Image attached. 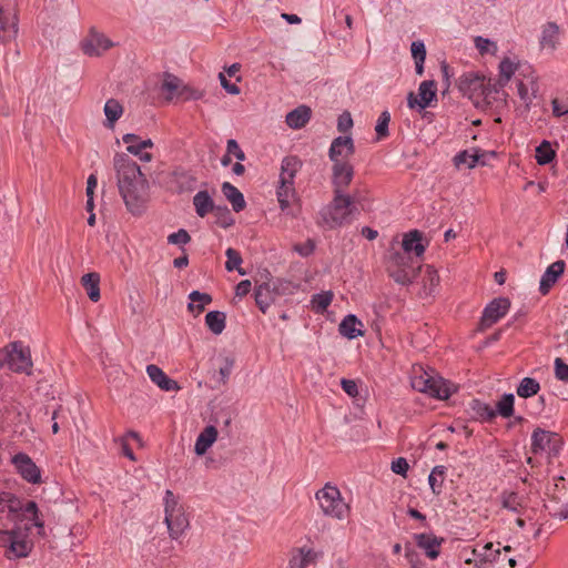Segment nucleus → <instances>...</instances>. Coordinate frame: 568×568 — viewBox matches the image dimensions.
<instances>
[{
	"instance_id": "obj_43",
	"label": "nucleus",
	"mask_w": 568,
	"mask_h": 568,
	"mask_svg": "<svg viewBox=\"0 0 568 568\" xmlns=\"http://www.w3.org/2000/svg\"><path fill=\"white\" fill-rule=\"evenodd\" d=\"M446 468L444 466H436L433 468L428 481L434 494L438 495L444 481Z\"/></svg>"
},
{
	"instance_id": "obj_17",
	"label": "nucleus",
	"mask_w": 568,
	"mask_h": 568,
	"mask_svg": "<svg viewBox=\"0 0 568 568\" xmlns=\"http://www.w3.org/2000/svg\"><path fill=\"white\" fill-rule=\"evenodd\" d=\"M146 374L150 379L162 390L178 392L181 389L179 383L170 378L161 367L154 364L146 366Z\"/></svg>"
},
{
	"instance_id": "obj_31",
	"label": "nucleus",
	"mask_w": 568,
	"mask_h": 568,
	"mask_svg": "<svg viewBox=\"0 0 568 568\" xmlns=\"http://www.w3.org/2000/svg\"><path fill=\"white\" fill-rule=\"evenodd\" d=\"M189 298L191 302L187 305V310L195 316L200 315L205 306L212 303V296L210 294L199 291L191 292Z\"/></svg>"
},
{
	"instance_id": "obj_16",
	"label": "nucleus",
	"mask_w": 568,
	"mask_h": 568,
	"mask_svg": "<svg viewBox=\"0 0 568 568\" xmlns=\"http://www.w3.org/2000/svg\"><path fill=\"white\" fill-rule=\"evenodd\" d=\"M554 444V448H560L562 445L561 439L556 433L547 432L541 428L534 430L531 436V452L538 454Z\"/></svg>"
},
{
	"instance_id": "obj_11",
	"label": "nucleus",
	"mask_w": 568,
	"mask_h": 568,
	"mask_svg": "<svg viewBox=\"0 0 568 568\" xmlns=\"http://www.w3.org/2000/svg\"><path fill=\"white\" fill-rule=\"evenodd\" d=\"M510 308V300L508 297L494 298L484 310L478 324V331L485 332L503 318Z\"/></svg>"
},
{
	"instance_id": "obj_36",
	"label": "nucleus",
	"mask_w": 568,
	"mask_h": 568,
	"mask_svg": "<svg viewBox=\"0 0 568 568\" xmlns=\"http://www.w3.org/2000/svg\"><path fill=\"white\" fill-rule=\"evenodd\" d=\"M517 68L518 63L514 62L509 58L503 59L499 64V79L496 85L504 88L509 82Z\"/></svg>"
},
{
	"instance_id": "obj_40",
	"label": "nucleus",
	"mask_w": 568,
	"mask_h": 568,
	"mask_svg": "<svg viewBox=\"0 0 568 568\" xmlns=\"http://www.w3.org/2000/svg\"><path fill=\"white\" fill-rule=\"evenodd\" d=\"M556 155V152L552 150L550 143L548 141H542L540 145L536 148V161L539 165H546L550 163Z\"/></svg>"
},
{
	"instance_id": "obj_54",
	"label": "nucleus",
	"mask_w": 568,
	"mask_h": 568,
	"mask_svg": "<svg viewBox=\"0 0 568 568\" xmlns=\"http://www.w3.org/2000/svg\"><path fill=\"white\" fill-rule=\"evenodd\" d=\"M555 376L561 382H568V365L559 357L555 359Z\"/></svg>"
},
{
	"instance_id": "obj_41",
	"label": "nucleus",
	"mask_w": 568,
	"mask_h": 568,
	"mask_svg": "<svg viewBox=\"0 0 568 568\" xmlns=\"http://www.w3.org/2000/svg\"><path fill=\"white\" fill-rule=\"evenodd\" d=\"M471 410L475 416L484 420H491L496 417V410H494L488 404L483 403L478 399H474L470 404Z\"/></svg>"
},
{
	"instance_id": "obj_27",
	"label": "nucleus",
	"mask_w": 568,
	"mask_h": 568,
	"mask_svg": "<svg viewBox=\"0 0 568 568\" xmlns=\"http://www.w3.org/2000/svg\"><path fill=\"white\" fill-rule=\"evenodd\" d=\"M105 115L104 126L113 130L116 121L123 115L124 108L116 99H109L103 108Z\"/></svg>"
},
{
	"instance_id": "obj_23",
	"label": "nucleus",
	"mask_w": 568,
	"mask_h": 568,
	"mask_svg": "<svg viewBox=\"0 0 568 568\" xmlns=\"http://www.w3.org/2000/svg\"><path fill=\"white\" fill-rule=\"evenodd\" d=\"M312 116V110L307 105H300L286 114V124L294 130L304 128Z\"/></svg>"
},
{
	"instance_id": "obj_58",
	"label": "nucleus",
	"mask_w": 568,
	"mask_h": 568,
	"mask_svg": "<svg viewBox=\"0 0 568 568\" xmlns=\"http://www.w3.org/2000/svg\"><path fill=\"white\" fill-rule=\"evenodd\" d=\"M341 385L343 390L351 397H356L358 395V387L355 381L343 378Z\"/></svg>"
},
{
	"instance_id": "obj_21",
	"label": "nucleus",
	"mask_w": 568,
	"mask_h": 568,
	"mask_svg": "<svg viewBox=\"0 0 568 568\" xmlns=\"http://www.w3.org/2000/svg\"><path fill=\"white\" fill-rule=\"evenodd\" d=\"M170 187L176 193L191 192L196 187V179L190 172L174 171L170 180Z\"/></svg>"
},
{
	"instance_id": "obj_9",
	"label": "nucleus",
	"mask_w": 568,
	"mask_h": 568,
	"mask_svg": "<svg viewBox=\"0 0 568 568\" xmlns=\"http://www.w3.org/2000/svg\"><path fill=\"white\" fill-rule=\"evenodd\" d=\"M334 186V199L329 206V222L331 227L342 225L348 219V216L353 213V197L344 194V191L348 185H337Z\"/></svg>"
},
{
	"instance_id": "obj_63",
	"label": "nucleus",
	"mask_w": 568,
	"mask_h": 568,
	"mask_svg": "<svg viewBox=\"0 0 568 568\" xmlns=\"http://www.w3.org/2000/svg\"><path fill=\"white\" fill-rule=\"evenodd\" d=\"M219 80H220V83H221L222 88L226 92H229L231 94H239L240 93V88L236 84L230 83L223 72H221L219 74Z\"/></svg>"
},
{
	"instance_id": "obj_56",
	"label": "nucleus",
	"mask_w": 568,
	"mask_h": 568,
	"mask_svg": "<svg viewBox=\"0 0 568 568\" xmlns=\"http://www.w3.org/2000/svg\"><path fill=\"white\" fill-rule=\"evenodd\" d=\"M353 126V119L349 112L345 111L343 112L337 120V129L339 132H347Z\"/></svg>"
},
{
	"instance_id": "obj_34",
	"label": "nucleus",
	"mask_w": 568,
	"mask_h": 568,
	"mask_svg": "<svg viewBox=\"0 0 568 568\" xmlns=\"http://www.w3.org/2000/svg\"><path fill=\"white\" fill-rule=\"evenodd\" d=\"M459 90L469 97L477 90H484V79L474 74H465L460 77L458 83Z\"/></svg>"
},
{
	"instance_id": "obj_61",
	"label": "nucleus",
	"mask_w": 568,
	"mask_h": 568,
	"mask_svg": "<svg viewBox=\"0 0 568 568\" xmlns=\"http://www.w3.org/2000/svg\"><path fill=\"white\" fill-rule=\"evenodd\" d=\"M408 463L405 458L399 457L392 463V470L395 474L405 476L408 470Z\"/></svg>"
},
{
	"instance_id": "obj_3",
	"label": "nucleus",
	"mask_w": 568,
	"mask_h": 568,
	"mask_svg": "<svg viewBox=\"0 0 568 568\" xmlns=\"http://www.w3.org/2000/svg\"><path fill=\"white\" fill-rule=\"evenodd\" d=\"M412 387L420 393L428 394L438 399H447L456 388L433 371H426L423 366L413 367Z\"/></svg>"
},
{
	"instance_id": "obj_15",
	"label": "nucleus",
	"mask_w": 568,
	"mask_h": 568,
	"mask_svg": "<svg viewBox=\"0 0 568 568\" xmlns=\"http://www.w3.org/2000/svg\"><path fill=\"white\" fill-rule=\"evenodd\" d=\"M22 501L10 493H2L0 495V515L7 514V519L16 523L21 516ZM0 526L8 527V524L2 521L0 516Z\"/></svg>"
},
{
	"instance_id": "obj_18",
	"label": "nucleus",
	"mask_w": 568,
	"mask_h": 568,
	"mask_svg": "<svg viewBox=\"0 0 568 568\" xmlns=\"http://www.w3.org/2000/svg\"><path fill=\"white\" fill-rule=\"evenodd\" d=\"M568 493L565 490H558L554 494L548 504L545 507L554 518L567 519L568 518Z\"/></svg>"
},
{
	"instance_id": "obj_62",
	"label": "nucleus",
	"mask_w": 568,
	"mask_h": 568,
	"mask_svg": "<svg viewBox=\"0 0 568 568\" xmlns=\"http://www.w3.org/2000/svg\"><path fill=\"white\" fill-rule=\"evenodd\" d=\"M227 153L233 154L239 161H243L245 159L244 152L241 150L237 142L233 139L227 141Z\"/></svg>"
},
{
	"instance_id": "obj_60",
	"label": "nucleus",
	"mask_w": 568,
	"mask_h": 568,
	"mask_svg": "<svg viewBox=\"0 0 568 568\" xmlns=\"http://www.w3.org/2000/svg\"><path fill=\"white\" fill-rule=\"evenodd\" d=\"M2 528H4V527L0 526V546L9 548L17 530H14V529L8 530V529H2Z\"/></svg>"
},
{
	"instance_id": "obj_42",
	"label": "nucleus",
	"mask_w": 568,
	"mask_h": 568,
	"mask_svg": "<svg viewBox=\"0 0 568 568\" xmlns=\"http://www.w3.org/2000/svg\"><path fill=\"white\" fill-rule=\"evenodd\" d=\"M226 254V257H227V261L225 263V268L231 272L233 270H236L239 272V274L241 275H245V271L243 268H241V263H242V257L240 255V253L232 248V247H229L225 252Z\"/></svg>"
},
{
	"instance_id": "obj_14",
	"label": "nucleus",
	"mask_w": 568,
	"mask_h": 568,
	"mask_svg": "<svg viewBox=\"0 0 568 568\" xmlns=\"http://www.w3.org/2000/svg\"><path fill=\"white\" fill-rule=\"evenodd\" d=\"M418 91L419 99H417L414 92H409L407 95V104L410 109H415L416 106L425 109L436 98V85L432 80L423 81Z\"/></svg>"
},
{
	"instance_id": "obj_32",
	"label": "nucleus",
	"mask_w": 568,
	"mask_h": 568,
	"mask_svg": "<svg viewBox=\"0 0 568 568\" xmlns=\"http://www.w3.org/2000/svg\"><path fill=\"white\" fill-rule=\"evenodd\" d=\"M193 204L199 216L204 217L209 212H214L216 206L206 191H200L193 197Z\"/></svg>"
},
{
	"instance_id": "obj_35",
	"label": "nucleus",
	"mask_w": 568,
	"mask_h": 568,
	"mask_svg": "<svg viewBox=\"0 0 568 568\" xmlns=\"http://www.w3.org/2000/svg\"><path fill=\"white\" fill-rule=\"evenodd\" d=\"M225 320V314L220 311H211L205 315V324L215 335H220L224 331Z\"/></svg>"
},
{
	"instance_id": "obj_45",
	"label": "nucleus",
	"mask_w": 568,
	"mask_h": 568,
	"mask_svg": "<svg viewBox=\"0 0 568 568\" xmlns=\"http://www.w3.org/2000/svg\"><path fill=\"white\" fill-rule=\"evenodd\" d=\"M497 412L505 418L513 416L514 414V395L505 394L503 398L497 403Z\"/></svg>"
},
{
	"instance_id": "obj_48",
	"label": "nucleus",
	"mask_w": 568,
	"mask_h": 568,
	"mask_svg": "<svg viewBox=\"0 0 568 568\" xmlns=\"http://www.w3.org/2000/svg\"><path fill=\"white\" fill-rule=\"evenodd\" d=\"M214 214L216 216V223L221 226V227H229L231 225H233L234 223V219L232 217L229 209L226 206H216V209L214 210Z\"/></svg>"
},
{
	"instance_id": "obj_44",
	"label": "nucleus",
	"mask_w": 568,
	"mask_h": 568,
	"mask_svg": "<svg viewBox=\"0 0 568 568\" xmlns=\"http://www.w3.org/2000/svg\"><path fill=\"white\" fill-rule=\"evenodd\" d=\"M21 511L31 514L32 515L31 519L33 520L34 526L39 529V535H44V523L38 516L39 510H38L37 504L32 500H29L26 504L22 503Z\"/></svg>"
},
{
	"instance_id": "obj_46",
	"label": "nucleus",
	"mask_w": 568,
	"mask_h": 568,
	"mask_svg": "<svg viewBox=\"0 0 568 568\" xmlns=\"http://www.w3.org/2000/svg\"><path fill=\"white\" fill-rule=\"evenodd\" d=\"M162 89L170 93V99H172L173 95H179V92L181 91V80L172 74H165Z\"/></svg>"
},
{
	"instance_id": "obj_37",
	"label": "nucleus",
	"mask_w": 568,
	"mask_h": 568,
	"mask_svg": "<svg viewBox=\"0 0 568 568\" xmlns=\"http://www.w3.org/2000/svg\"><path fill=\"white\" fill-rule=\"evenodd\" d=\"M410 51L415 60L416 73L422 75L424 72V62L426 59L425 44L422 41H414L412 43Z\"/></svg>"
},
{
	"instance_id": "obj_38",
	"label": "nucleus",
	"mask_w": 568,
	"mask_h": 568,
	"mask_svg": "<svg viewBox=\"0 0 568 568\" xmlns=\"http://www.w3.org/2000/svg\"><path fill=\"white\" fill-rule=\"evenodd\" d=\"M539 389L540 385L536 379L525 377L517 387V395L523 398H528L536 395Z\"/></svg>"
},
{
	"instance_id": "obj_20",
	"label": "nucleus",
	"mask_w": 568,
	"mask_h": 568,
	"mask_svg": "<svg viewBox=\"0 0 568 568\" xmlns=\"http://www.w3.org/2000/svg\"><path fill=\"white\" fill-rule=\"evenodd\" d=\"M423 234L418 230L409 231L408 233L404 234L402 246L403 252L405 254L410 255L413 252L415 254V258H419L425 253V245L422 243Z\"/></svg>"
},
{
	"instance_id": "obj_59",
	"label": "nucleus",
	"mask_w": 568,
	"mask_h": 568,
	"mask_svg": "<svg viewBox=\"0 0 568 568\" xmlns=\"http://www.w3.org/2000/svg\"><path fill=\"white\" fill-rule=\"evenodd\" d=\"M179 95L183 97L184 100H199L203 97V93L200 90L183 87L179 92Z\"/></svg>"
},
{
	"instance_id": "obj_64",
	"label": "nucleus",
	"mask_w": 568,
	"mask_h": 568,
	"mask_svg": "<svg viewBox=\"0 0 568 568\" xmlns=\"http://www.w3.org/2000/svg\"><path fill=\"white\" fill-rule=\"evenodd\" d=\"M551 105L555 116H561L568 113V103H561L558 99H554Z\"/></svg>"
},
{
	"instance_id": "obj_8",
	"label": "nucleus",
	"mask_w": 568,
	"mask_h": 568,
	"mask_svg": "<svg viewBox=\"0 0 568 568\" xmlns=\"http://www.w3.org/2000/svg\"><path fill=\"white\" fill-rule=\"evenodd\" d=\"M165 524L172 538H178L189 526L183 507L171 490L165 493Z\"/></svg>"
},
{
	"instance_id": "obj_25",
	"label": "nucleus",
	"mask_w": 568,
	"mask_h": 568,
	"mask_svg": "<svg viewBox=\"0 0 568 568\" xmlns=\"http://www.w3.org/2000/svg\"><path fill=\"white\" fill-rule=\"evenodd\" d=\"M417 546L422 548L427 557L436 559L439 555V547L443 539H438L432 534H418L415 536Z\"/></svg>"
},
{
	"instance_id": "obj_22",
	"label": "nucleus",
	"mask_w": 568,
	"mask_h": 568,
	"mask_svg": "<svg viewBox=\"0 0 568 568\" xmlns=\"http://www.w3.org/2000/svg\"><path fill=\"white\" fill-rule=\"evenodd\" d=\"M485 155V152H483L480 149L475 148L473 149V152H469L468 150H464L458 152L453 158L454 166L459 170L462 165H466L468 169H474L477 164L485 165V161H481V158Z\"/></svg>"
},
{
	"instance_id": "obj_50",
	"label": "nucleus",
	"mask_w": 568,
	"mask_h": 568,
	"mask_svg": "<svg viewBox=\"0 0 568 568\" xmlns=\"http://www.w3.org/2000/svg\"><path fill=\"white\" fill-rule=\"evenodd\" d=\"M389 121H390L389 113L387 111L382 112V114L377 121L376 128H375L378 139H382V138H385L388 135Z\"/></svg>"
},
{
	"instance_id": "obj_33",
	"label": "nucleus",
	"mask_w": 568,
	"mask_h": 568,
	"mask_svg": "<svg viewBox=\"0 0 568 568\" xmlns=\"http://www.w3.org/2000/svg\"><path fill=\"white\" fill-rule=\"evenodd\" d=\"M32 544L27 539H21L19 532L17 531L7 552V557H27L31 551Z\"/></svg>"
},
{
	"instance_id": "obj_4",
	"label": "nucleus",
	"mask_w": 568,
	"mask_h": 568,
	"mask_svg": "<svg viewBox=\"0 0 568 568\" xmlns=\"http://www.w3.org/2000/svg\"><path fill=\"white\" fill-rule=\"evenodd\" d=\"M420 270L422 260L400 252L393 253L386 263L388 276L400 285L412 284Z\"/></svg>"
},
{
	"instance_id": "obj_12",
	"label": "nucleus",
	"mask_w": 568,
	"mask_h": 568,
	"mask_svg": "<svg viewBox=\"0 0 568 568\" xmlns=\"http://www.w3.org/2000/svg\"><path fill=\"white\" fill-rule=\"evenodd\" d=\"M114 43L103 33L91 28L87 37L81 41V49L88 57H101L111 49Z\"/></svg>"
},
{
	"instance_id": "obj_19",
	"label": "nucleus",
	"mask_w": 568,
	"mask_h": 568,
	"mask_svg": "<svg viewBox=\"0 0 568 568\" xmlns=\"http://www.w3.org/2000/svg\"><path fill=\"white\" fill-rule=\"evenodd\" d=\"M565 271V262L562 260L554 262L551 265H549L544 273L539 291L542 295H546L549 293L550 288L555 285V283L558 281V278L564 274Z\"/></svg>"
},
{
	"instance_id": "obj_6",
	"label": "nucleus",
	"mask_w": 568,
	"mask_h": 568,
	"mask_svg": "<svg viewBox=\"0 0 568 568\" xmlns=\"http://www.w3.org/2000/svg\"><path fill=\"white\" fill-rule=\"evenodd\" d=\"M3 366L14 373L31 375L33 363L30 348L19 341L9 343L0 349V367Z\"/></svg>"
},
{
	"instance_id": "obj_2",
	"label": "nucleus",
	"mask_w": 568,
	"mask_h": 568,
	"mask_svg": "<svg viewBox=\"0 0 568 568\" xmlns=\"http://www.w3.org/2000/svg\"><path fill=\"white\" fill-rule=\"evenodd\" d=\"M355 153V144L351 136L335 138L328 150V158L333 162L332 183L349 185L354 176V168L349 160Z\"/></svg>"
},
{
	"instance_id": "obj_30",
	"label": "nucleus",
	"mask_w": 568,
	"mask_h": 568,
	"mask_svg": "<svg viewBox=\"0 0 568 568\" xmlns=\"http://www.w3.org/2000/svg\"><path fill=\"white\" fill-rule=\"evenodd\" d=\"M357 325L363 326L355 315H347L339 324V333L348 339L363 336L364 332Z\"/></svg>"
},
{
	"instance_id": "obj_53",
	"label": "nucleus",
	"mask_w": 568,
	"mask_h": 568,
	"mask_svg": "<svg viewBox=\"0 0 568 568\" xmlns=\"http://www.w3.org/2000/svg\"><path fill=\"white\" fill-rule=\"evenodd\" d=\"M332 298L333 294L331 292H325L322 294L314 295L313 303L318 311H325L327 306L331 304Z\"/></svg>"
},
{
	"instance_id": "obj_28",
	"label": "nucleus",
	"mask_w": 568,
	"mask_h": 568,
	"mask_svg": "<svg viewBox=\"0 0 568 568\" xmlns=\"http://www.w3.org/2000/svg\"><path fill=\"white\" fill-rule=\"evenodd\" d=\"M81 285L85 290L88 297L92 302H98L100 295V274L95 272L87 273L81 277Z\"/></svg>"
},
{
	"instance_id": "obj_55",
	"label": "nucleus",
	"mask_w": 568,
	"mask_h": 568,
	"mask_svg": "<svg viewBox=\"0 0 568 568\" xmlns=\"http://www.w3.org/2000/svg\"><path fill=\"white\" fill-rule=\"evenodd\" d=\"M293 250L297 252L301 256H308L315 250V243L313 240H307L304 243H297L293 246Z\"/></svg>"
},
{
	"instance_id": "obj_5",
	"label": "nucleus",
	"mask_w": 568,
	"mask_h": 568,
	"mask_svg": "<svg viewBox=\"0 0 568 568\" xmlns=\"http://www.w3.org/2000/svg\"><path fill=\"white\" fill-rule=\"evenodd\" d=\"M301 168L302 162L296 156H286L282 161L280 186L277 189V200L282 211H286L296 200L294 178Z\"/></svg>"
},
{
	"instance_id": "obj_51",
	"label": "nucleus",
	"mask_w": 568,
	"mask_h": 568,
	"mask_svg": "<svg viewBox=\"0 0 568 568\" xmlns=\"http://www.w3.org/2000/svg\"><path fill=\"white\" fill-rule=\"evenodd\" d=\"M123 142L128 144L126 150L129 153L135 155L140 154V138L133 133L124 134L122 138Z\"/></svg>"
},
{
	"instance_id": "obj_10",
	"label": "nucleus",
	"mask_w": 568,
	"mask_h": 568,
	"mask_svg": "<svg viewBox=\"0 0 568 568\" xmlns=\"http://www.w3.org/2000/svg\"><path fill=\"white\" fill-rule=\"evenodd\" d=\"M18 33V17L13 0H0V43L16 38Z\"/></svg>"
},
{
	"instance_id": "obj_1",
	"label": "nucleus",
	"mask_w": 568,
	"mask_h": 568,
	"mask_svg": "<svg viewBox=\"0 0 568 568\" xmlns=\"http://www.w3.org/2000/svg\"><path fill=\"white\" fill-rule=\"evenodd\" d=\"M113 168L126 210L135 216L143 214L150 200V184L140 166L128 154L116 153Z\"/></svg>"
},
{
	"instance_id": "obj_26",
	"label": "nucleus",
	"mask_w": 568,
	"mask_h": 568,
	"mask_svg": "<svg viewBox=\"0 0 568 568\" xmlns=\"http://www.w3.org/2000/svg\"><path fill=\"white\" fill-rule=\"evenodd\" d=\"M277 292L263 283L255 290V303L262 313H266L268 307L275 302Z\"/></svg>"
},
{
	"instance_id": "obj_29",
	"label": "nucleus",
	"mask_w": 568,
	"mask_h": 568,
	"mask_svg": "<svg viewBox=\"0 0 568 568\" xmlns=\"http://www.w3.org/2000/svg\"><path fill=\"white\" fill-rule=\"evenodd\" d=\"M222 192L227 201L232 204L235 212H241L245 209L246 202L243 194L231 183L224 182L222 184Z\"/></svg>"
},
{
	"instance_id": "obj_7",
	"label": "nucleus",
	"mask_w": 568,
	"mask_h": 568,
	"mask_svg": "<svg viewBox=\"0 0 568 568\" xmlns=\"http://www.w3.org/2000/svg\"><path fill=\"white\" fill-rule=\"evenodd\" d=\"M322 511L332 518L343 520L349 513V506L344 501L337 487L326 484L315 495Z\"/></svg>"
},
{
	"instance_id": "obj_52",
	"label": "nucleus",
	"mask_w": 568,
	"mask_h": 568,
	"mask_svg": "<svg viewBox=\"0 0 568 568\" xmlns=\"http://www.w3.org/2000/svg\"><path fill=\"white\" fill-rule=\"evenodd\" d=\"M503 507L511 511H518L520 499L516 493H505L503 495Z\"/></svg>"
},
{
	"instance_id": "obj_47",
	"label": "nucleus",
	"mask_w": 568,
	"mask_h": 568,
	"mask_svg": "<svg viewBox=\"0 0 568 568\" xmlns=\"http://www.w3.org/2000/svg\"><path fill=\"white\" fill-rule=\"evenodd\" d=\"M559 29L555 23H548L544 29L541 43L554 49L558 38Z\"/></svg>"
},
{
	"instance_id": "obj_39",
	"label": "nucleus",
	"mask_w": 568,
	"mask_h": 568,
	"mask_svg": "<svg viewBox=\"0 0 568 568\" xmlns=\"http://www.w3.org/2000/svg\"><path fill=\"white\" fill-rule=\"evenodd\" d=\"M316 559L317 552L312 549L302 548L300 556L291 560V566L292 568H306L310 564H315Z\"/></svg>"
},
{
	"instance_id": "obj_13",
	"label": "nucleus",
	"mask_w": 568,
	"mask_h": 568,
	"mask_svg": "<svg viewBox=\"0 0 568 568\" xmlns=\"http://www.w3.org/2000/svg\"><path fill=\"white\" fill-rule=\"evenodd\" d=\"M12 463L23 479L32 484L41 483V471L27 454H17Z\"/></svg>"
},
{
	"instance_id": "obj_24",
	"label": "nucleus",
	"mask_w": 568,
	"mask_h": 568,
	"mask_svg": "<svg viewBox=\"0 0 568 568\" xmlns=\"http://www.w3.org/2000/svg\"><path fill=\"white\" fill-rule=\"evenodd\" d=\"M219 432L216 427L209 425L206 426L197 436L194 452L197 456H203L207 449L215 443L217 439Z\"/></svg>"
},
{
	"instance_id": "obj_57",
	"label": "nucleus",
	"mask_w": 568,
	"mask_h": 568,
	"mask_svg": "<svg viewBox=\"0 0 568 568\" xmlns=\"http://www.w3.org/2000/svg\"><path fill=\"white\" fill-rule=\"evenodd\" d=\"M168 241L171 244H186L191 241V236L185 230L181 229L178 232L170 234Z\"/></svg>"
},
{
	"instance_id": "obj_49",
	"label": "nucleus",
	"mask_w": 568,
	"mask_h": 568,
	"mask_svg": "<svg viewBox=\"0 0 568 568\" xmlns=\"http://www.w3.org/2000/svg\"><path fill=\"white\" fill-rule=\"evenodd\" d=\"M423 282L424 287L426 290L428 288L429 293L433 292L434 288L439 284V275L433 266H426Z\"/></svg>"
}]
</instances>
